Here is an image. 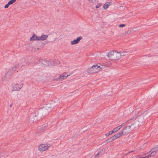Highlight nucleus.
<instances>
[{"instance_id":"29","label":"nucleus","mask_w":158,"mask_h":158,"mask_svg":"<svg viewBox=\"0 0 158 158\" xmlns=\"http://www.w3.org/2000/svg\"><path fill=\"white\" fill-rule=\"evenodd\" d=\"M113 133H114V132H113V131H110L108 133L109 134V135H111Z\"/></svg>"},{"instance_id":"6","label":"nucleus","mask_w":158,"mask_h":158,"mask_svg":"<svg viewBox=\"0 0 158 158\" xmlns=\"http://www.w3.org/2000/svg\"><path fill=\"white\" fill-rule=\"evenodd\" d=\"M69 76L67 74L65 73L60 75L58 78L54 79V80L57 81H61L64 79H66Z\"/></svg>"},{"instance_id":"36","label":"nucleus","mask_w":158,"mask_h":158,"mask_svg":"<svg viewBox=\"0 0 158 158\" xmlns=\"http://www.w3.org/2000/svg\"><path fill=\"white\" fill-rule=\"evenodd\" d=\"M133 152V151H131L129 153H127V154L129 153H130V152Z\"/></svg>"},{"instance_id":"20","label":"nucleus","mask_w":158,"mask_h":158,"mask_svg":"<svg viewBox=\"0 0 158 158\" xmlns=\"http://www.w3.org/2000/svg\"><path fill=\"white\" fill-rule=\"evenodd\" d=\"M137 27H135L134 28H133L131 30V32H135L136 31H137L138 29H137Z\"/></svg>"},{"instance_id":"8","label":"nucleus","mask_w":158,"mask_h":158,"mask_svg":"<svg viewBox=\"0 0 158 158\" xmlns=\"http://www.w3.org/2000/svg\"><path fill=\"white\" fill-rule=\"evenodd\" d=\"M139 125V123L137 121L131 123V125L128 126L131 129V131L134 130V129L137 127Z\"/></svg>"},{"instance_id":"16","label":"nucleus","mask_w":158,"mask_h":158,"mask_svg":"<svg viewBox=\"0 0 158 158\" xmlns=\"http://www.w3.org/2000/svg\"><path fill=\"white\" fill-rule=\"evenodd\" d=\"M111 3V2H106L103 5V8L105 10L107 9Z\"/></svg>"},{"instance_id":"24","label":"nucleus","mask_w":158,"mask_h":158,"mask_svg":"<svg viewBox=\"0 0 158 158\" xmlns=\"http://www.w3.org/2000/svg\"><path fill=\"white\" fill-rule=\"evenodd\" d=\"M102 4V3H98L96 6V8H99Z\"/></svg>"},{"instance_id":"3","label":"nucleus","mask_w":158,"mask_h":158,"mask_svg":"<svg viewBox=\"0 0 158 158\" xmlns=\"http://www.w3.org/2000/svg\"><path fill=\"white\" fill-rule=\"evenodd\" d=\"M107 56L111 60H118L120 59V55L119 52L111 51L107 53Z\"/></svg>"},{"instance_id":"10","label":"nucleus","mask_w":158,"mask_h":158,"mask_svg":"<svg viewBox=\"0 0 158 158\" xmlns=\"http://www.w3.org/2000/svg\"><path fill=\"white\" fill-rule=\"evenodd\" d=\"M149 153H150V154L147 156H146V157L149 158L151 157L155 156L156 154V152L154 150V149H153L151 150V151L149 152Z\"/></svg>"},{"instance_id":"34","label":"nucleus","mask_w":158,"mask_h":158,"mask_svg":"<svg viewBox=\"0 0 158 158\" xmlns=\"http://www.w3.org/2000/svg\"><path fill=\"white\" fill-rule=\"evenodd\" d=\"M60 61H57V63L58 64H60Z\"/></svg>"},{"instance_id":"35","label":"nucleus","mask_w":158,"mask_h":158,"mask_svg":"<svg viewBox=\"0 0 158 158\" xmlns=\"http://www.w3.org/2000/svg\"><path fill=\"white\" fill-rule=\"evenodd\" d=\"M10 107H11L12 106V104H11V105H10Z\"/></svg>"},{"instance_id":"18","label":"nucleus","mask_w":158,"mask_h":158,"mask_svg":"<svg viewBox=\"0 0 158 158\" xmlns=\"http://www.w3.org/2000/svg\"><path fill=\"white\" fill-rule=\"evenodd\" d=\"M117 139L119 138L122 135H123L121 131L116 134L115 135Z\"/></svg>"},{"instance_id":"30","label":"nucleus","mask_w":158,"mask_h":158,"mask_svg":"<svg viewBox=\"0 0 158 158\" xmlns=\"http://www.w3.org/2000/svg\"><path fill=\"white\" fill-rule=\"evenodd\" d=\"M131 32V30H130V31H127V34H130Z\"/></svg>"},{"instance_id":"2","label":"nucleus","mask_w":158,"mask_h":158,"mask_svg":"<svg viewBox=\"0 0 158 158\" xmlns=\"http://www.w3.org/2000/svg\"><path fill=\"white\" fill-rule=\"evenodd\" d=\"M105 66L102 65L98 66L97 65H94L90 68L87 69V72L89 73H97L101 70H105Z\"/></svg>"},{"instance_id":"27","label":"nucleus","mask_w":158,"mask_h":158,"mask_svg":"<svg viewBox=\"0 0 158 158\" xmlns=\"http://www.w3.org/2000/svg\"><path fill=\"white\" fill-rule=\"evenodd\" d=\"M12 70L13 71H15L17 70V69L14 66L12 68Z\"/></svg>"},{"instance_id":"13","label":"nucleus","mask_w":158,"mask_h":158,"mask_svg":"<svg viewBox=\"0 0 158 158\" xmlns=\"http://www.w3.org/2000/svg\"><path fill=\"white\" fill-rule=\"evenodd\" d=\"M9 72V71H8L7 72L5 73V75L3 76L2 78V81H4L7 80L8 79V74Z\"/></svg>"},{"instance_id":"22","label":"nucleus","mask_w":158,"mask_h":158,"mask_svg":"<svg viewBox=\"0 0 158 158\" xmlns=\"http://www.w3.org/2000/svg\"><path fill=\"white\" fill-rule=\"evenodd\" d=\"M111 141H112V139H111V137L110 138H108V139H107L106 141V143H108L110 142H111Z\"/></svg>"},{"instance_id":"11","label":"nucleus","mask_w":158,"mask_h":158,"mask_svg":"<svg viewBox=\"0 0 158 158\" xmlns=\"http://www.w3.org/2000/svg\"><path fill=\"white\" fill-rule=\"evenodd\" d=\"M30 41H39V36H37L35 34H33L30 39Z\"/></svg>"},{"instance_id":"5","label":"nucleus","mask_w":158,"mask_h":158,"mask_svg":"<svg viewBox=\"0 0 158 158\" xmlns=\"http://www.w3.org/2000/svg\"><path fill=\"white\" fill-rule=\"evenodd\" d=\"M50 146V144H41L38 146V150L40 152H43L47 150Z\"/></svg>"},{"instance_id":"32","label":"nucleus","mask_w":158,"mask_h":158,"mask_svg":"<svg viewBox=\"0 0 158 158\" xmlns=\"http://www.w3.org/2000/svg\"><path fill=\"white\" fill-rule=\"evenodd\" d=\"M105 135L106 136H108L109 135V134L108 133H106V134H105Z\"/></svg>"},{"instance_id":"23","label":"nucleus","mask_w":158,"mask_h":158,"mask_svg":"<svg viewBox=\"0 0 158 158\" xmlns=\"http://www.w3.org/2000/svg\"><path fill=\"white\" fill-rule=\"evenodd\" d=\"M126 25V24H120L118 25V27H119L120 28H123L125 27Z\"/></svg>"},{"instance_id":"26","label":"nucleus","mask_w":158,"mask_h":158,"mask_svg":"<svg viewBox=\"0 0 158 158\" xmlns=\"http://www.w3.org/2000/svg\"><path fill=\"white\" fill-rule=\"evenodd\" d=\"M14 66L17 69V68H19L20 67V64L19 63L16 64H15Z\"/></svg>"},{"instance_id":"38","label":"nucleus","mask_w":158,"mask_h":158,"mask_svg":"<svg viewBox=\"0 0 158 158\" xmlns=\"http://www.w3.org/2000/svg\"><path fill=\"white\" fill-rule=\"evenodd\" d=\"M39 48H37V50H39Z\"/></svg>"},{"instance_id":"37","label":"nucleus","mask_w":158,"mask_h":158,"mask_svg":"<svg viewBox=\"0 0 158 158\" xmlns=\"http://www.w3.org/2000/svg\"><path fill=\"white\" fill-rule=\"evenodd\" d=\"M93 0H92V2H93Z\"/></svg>"},{"instance_id":"31","label":"nucleus","mask_w":158,"mask_h":158,"mask_svg":"<svg viewBox=\"0 0 158 158\" xmlns=\"http://www.w3.org/2000/svg\"><path fill=\"white\" fill-rule=\"evenodd\" d=\"M54 41V40H51V41H48V43H49V42H53V41Z\"/></svg>"},{"instance_id":"15","label":"nucleus","mask_w":158,"mask_h":158,"mask_svg":"<svg viewBox=\"0 0 158 158\" xmlns=\"http://www.w3.org/2000/svg\"><path fill=\"white\" fill-rule=\"evenodd\" d=\"M119 53L120 55V58L121 57L125 56L128 54V52L125 51L119 52Z\"/></svg>"},{"instance_id":"19","label":"nucleus","mask_w":158,"mask_h":158,"mask_svg":"<svg viewBox=\"0 0 158 158\" xmlns=\"http://www.w3.org/2000/svg\"><path fill=\"white\" fill-rule=\"evenodd\" d=\"M49 62L48 61L44 60H43L42 61V63L44 65H49Z\"/></svg>"},{"instance_id":"12","label":"nucleus","mask_w":158,"mask_h":158,"mask_svg":"<svg viewBox=\"0 0 158 158\" xmlns=\"http://www.w3.org/2000/svg\"><path fill=\"white\" fill-rule=\"evenodd\" d=\"M48 37V35H44L40 36H39V41H44Z\"/></svg>"},{"instance_id":"25","label":"nucleus","mask_w":158,"mask_h":158,"mask_svg":"<svg viewBox=\"0 0 158 158\" xmlns=\"http://www.w3.org/2000/svg\"><path fill=\"white\" fill-rule=\"evenodd\" d=\"M111 138L112 141L117 139V138H116V136H115V135H114L113 136H112L111 137Z\"/></svg>"},{"instance_id":"4","label":"nucleus","mask_w":158,"mask_h":158,"mask_svg":"<svg viewBox=\"0 0 158 158\" xmlns=\"http://www.w3.org/2000/svg\"><path fill=\"white\" fill-rule=\"evenodd\" d=\"M23 85L22 82L13 84L11 86V90L13 91H19L23 87Z\"/></svg>"},{"instance_id":"1","label":"nucleus","mask_w":158,"mask_h":158,"mask_svg":"<svg viewBox=\"0 0 158 158\" xmlns=\"http://www.w3.org/2000/svg\"><path fill=\"white\" fill-rule=\"evenodd\" d=\"M54 105L53 104H51L50 105H48L46 109L44 110H39L38 112L35 113V119L37 120H39L41 119L44 116L47 115L49 112L54 108Z\"/></svg>"},{"instance_id":"17","label":"nucleus","mask_w":158,"mask_h":158,"mask_svg":"<svg viewBox=\"0 0 158 158\" xmlns=\"http://www.w3.org/2000/svg\"><path fill=\"white\" fill-rule=\"evenodd\" d=\"M19 64H20V67H21L23 66L26 65L27 63L26 60H22Z\"/></svg>"},{"instance_id":"9","label":"nucleus","mask_w":158,"mask_h":158,"mask_svg":"<svg viewBox=\"0 0 158 158\" xmlns=\"http://www.w3.org/2000/svg\"><path fill=\"white\" fill-rule=\"evenodd\" d=\"M82 38L81 36H80L77 38V39L70 41V44L71 45L76 44L78 43L80 40L82 39Z\"/></svg>"},{"instance_id":"21","label":"nucleus","mask_w":158,"mask_h":158,"mask_svg":"<svg viewBox=\"0 0 158 158\" xmlns=\"http://www.w3.org/2000/svg\"><path fill=\"white\" fill-rule=\"evenodd\" d=\"M16 0H10L8 2V4L10 5L14 3L16 1Z\"/></svg>"},{"instance_id":"14","label":"nucleus","mask_w":158,"mask_h":158,"mask_svg":"<svg viewBox=\"0 0 158 158\" xmlns=\"http://www.w3.org/2000/svg\"><path fill=\"white\" fill-rule=\"evenodd\" d=\"M123 124L121 125H119L114 128L113 130V132L115 133L118 131L123 126Z\"/></svg>"},{"instance_id":"33","label":"nucleus","mask_w":158,"mask_h":158,"mask_svg":"<svg viewBox=\"0 0 158 158\" xmlns=\"http://www.w3.org/2000/svg\"><path fill=\"white\" fill-rule=\"evenodd\" d=\"M100 152H99L98 153H97L96 155H95V157H97V156L99 154V153Z\"/></svg>"},{"instance_id":"7","label":"nucleus","mask_w":158,"mask_h":158,"mask_svg":"<svg viewBox=\"0 0 158 158\" xmlns=\"http://www.w3.org/2000/svg\"><path fill=\"white\" fill-rule=\"evenodd\" d=\"M131 131L130 128L128 126H125L124 127L121 132H122L123 135H125L130 133Z\"/></svg>"},{"instance_id":"28","label":"nucleus","mask_w":158,"mask_h":158,"mask_svg":"<svg viewBox=\"0 0 158 158\" xmlns=\"http://www.w3.org/2000/svg\"><path fill=\"white\" fill-rule=\"evenodd\" d=\"M9 5H10L9 4H8V3L7 4H6V5H5V6H4V8H8Z\"/></svg>"}]
</instances>
